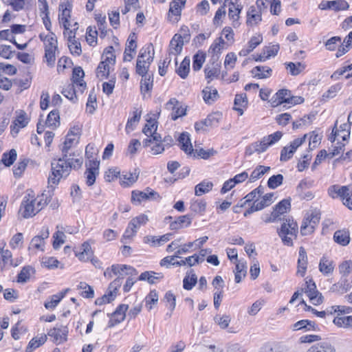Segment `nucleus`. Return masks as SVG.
<instances>
[{
  "label": "nucleus",
  "instance_id": "obj_1",
  "mask_svg": "<svg viewBox=\"0 0 352 352\" xmlns=\"http://www.w3.org/2000/svg\"><path fill=\"white\" fill-rule=\"evenodd\" d=\"M74 138L68 136L66 137L61 148L62 157L56 161L54 160L51 163V174L48 177V184L50 187L53 188V185H57L62 177H67L72 170V164L74 154L68 155L69 150L71 148L74 142Z\"/></svg>",
  "mask_w": 352,
  "mask_h": 352
},
{
  "label": "nucleus",
  "instance_id": "obj_2",
  "mask_svg": "<svg viewBox=\"0 0 352 352\" xmlns=\"http://www.w3.org/2000/svg\"><path fill=\"white\" fill-rule=\"evenodd\" d=\"M283 136L280 131H276L267 136L263 137L260 142H255L245 148V153L246 155H252L256 153L260 154L267 151L269 146L278 142Z\"/></svg>",
  "mask_w": 352,
  "mask_h": 352
},
{
  "label": "nucleus",
  "instance_id": "obj_3",
  "mask_svg": "<svg viewBox=\"0 0 352 352\" xmlns=\"http://www.w3.org/2000/svg\"><path fill=\"white\" fill-rule=\"evenodd\" d=\"M304 98L301 96H294L291 91L287 89H279L270 99V102L273 107L286 104L283 107L288 109L291 106L302 104Z\"/></svg>",
  "mask_w": 352,
  "mask_h": 352
},
{
  "label": "nucleus",
  "instance_id": "obj_4",
  "mask_svg": "<svg viewBox=\"0 0 352 352\" xmlns=\"http://www.w3.org/2000/svg\"><path fill=\"white\" fill-rule=\"evenodd\" d=\"M278 236L283 244L287 246H293V239L297 237L298 225L293 219H285L280 228L277 230Z\"/></svg>",
  "mask_w": 352,
  "mask_h": 352
},
{
  "label": "nucleus",
  "instance_id": "obj_5",
  "mask_svg": "<svg viewBox=\"0 0 352 352\" xmlns=\"http://www.w3.org/2000/svg\"><path fill=\"white\" fill-rule=\"evenodd\" d=\"M160 197V195L149 187L143 191L133 190L131 192V201L136 205L148 200H156Z\"/></svg>",
  "mask_w": 352,
  "mask_h": 352
},
{
  "label": "nucleus",
  "instance_id": "obj_6",
  "mask_svg": "<svg viewBox=\"0 0 352 352\" xmlns=\"http://www.w3.org/2000/svg\"><path fill=\"white\" fill-rule=\"evenodd\" d=\"M35 198L34 192L31 190H28V193L23 197L21 203V207L24 208L23 217L29 218L34 216L37 213V208L35 207Z\"/></svg>",
  "mask_w": 352,
  "mask_h": 352
},
{
  "label": "nucleus",
  "instance_id": "obj_7",
  "mask_svg": "<svg viewBox=\"0 0 352 352\" xmlns=\"http://www.w3.org/2000/svg\"><path fill=\"white\" fill-rule=\"evenodd\" d=\"M320 219V214L316 211L312 212L310 217L305 219L300 227L302 235H307L314 231L315 227L318 224Z\"/></svg>",
  "mask_w": 352,
  "mask_h": 352
},
{
  "label": "nucleus",
  "instance_id": "obj_8",
  "mask_svg": "<svg viewBox=\"0 0 352 352\" xmlns=\"http://www.w3.org/2000/svg\"><path fill=\"white\" fill-rule=\"evenodd\" d=\"M305 293L308 296L310 301L314 305H319L323 302V296L316 288V283L312 279L306 280Z\"/></svg>",
  "mask_w": 352,
  "mask_h": 352
},
{
  "label": "nucleus",
  "instance_id": "obj_9",
  "mask_svg": "<svg viewBox=\"0 0 352 352\" xmlns=\"http://www.w3.org/2000/svg\"><path fill=\"white\" fill-rule=\"evenodd\" d=\"M124 270L126 271V274L131 276H136L138 274V271L130 265L116 264L112 265L111 267L107 268L104 272V276L108 278H111L112 274L116 276L122 275V272Z\"/></svg>",
  "mask_w": 352,
  "mask_h": 352
},
{
  "label": "nucleus",
  "instance_id": "obj_10",
  "mask_svg": "<svg viewBox=\"0 0 352 352\" xmlns=\"http://www.w3.org/2000/svg\"><path fill=\"white\" fill-rule=\"evenodd\" d=\"M100 162L98 160H89V163L86 164L87 169L85 172L86 177V184L88 186L94 184L96 176L99 174Z\"/></svg>",
  "mask_w": 352,
  "mask_h": 352
},
{
  "label": "nucleus",
  "instance_id": "obj_11",
  "mask_svg": "<svg viewBox=\"0 0 352 352\" xmlns=\"http://www.w3.org/2000/svg\"><path fill=\"white\" fill-rule=\"evenodd\" d=\"M166 109L171 110L170 118L176 120L181 116L186 115V109L182 107L179 102L175 98H170L166 104Z\"/></svg>",
  "mask_w": 352,
  "mask_h": 352
},
{
  "label": "nucleus",
  "instance_id": "obj_12",
  "mask_svg": "<svg viewBox=\"0 0 352 352\" xmlns=\"http://www.w3.org/2000/svg\"><path fill=\"white\" fill-rule=\"evenodd\" d=\"M318 8L320 10L332 9L338 12L348 10L349 5L345 0L322 1Z\"/></svg>",
  "mask_w": 352,
  "mask_h": 352
},
{
  "label": "nucleus",
  "instance_id": "obj_13",
  "mask_svg": "<svg viewBox=\"0 0 352 352\" xmlns=\"http://www.w3.org/2000/svg\"><path fill=\"white\" fill-rule=\"evenodd\" d=\"M72 8V6L69 2H67L66 3H60L59 5V9L62 10V12L58 15V19L60 23H63L65 31H67L69 29L70 23L69 19L71 17Z\"/></svg>",
  "mask_w": 352,
  "mask_h": 352
},
{
  "label": "nucleus",
  "instance_id": "obj_14",
  "mask_svg": "<svg viewBox=\"0 0 352 352\" xmlns=\"http://www.w3.org/2000/svg\"><path fill=\"white\" fill-rule=\"evenodd\" d=\"M192 220V215L187 214L179 216L176 220L171 221L170 223V229L172 230H179L183 228H187L190 226Z\"/></svg>",
  "mask_w": 352,
  "mask_h": 352
},
{
  "label": "nucleus",
  "instance_id": "obj_15",
  "mask_svg": "<svg viewBox=\"0 0 352 352\" xmlns=\"http://www.w3.org/2000/svg\"><path fill=\"white\" fill-rule=\"evenodd\" d=\"M184 43V42L181 39L180 36L175 34L170 42L168 56L171 57L172 55L177 56L179 54L182 50Z\"/></svg>",
  "mask_w": 352,
  "mask_h": 352
},
{
  "label": "nucleus",
  "instance_id": "obj_16",
  "mask_svg": "<svg viewBox=\"0 0 352 352\" xmlns=\"http://www.w3.org/2000/svg\"><path fill=\"white\" fill-rule=\"evenodd\" d=\"M140 175V170L134 168L133 172H123L120 176L121 185L124 187L130 186L138 180Z\"/></svg>",
  "mask_w": 352,
  "mask_h": 352
},
{
  "label": "nucleus",
  "instance_id": "obj_17",
  "mask_svg": "<svg viewBox=\"0 0 352 352\" xmlns=\"http://www.w3.org/2000/svg\"><path fill=\"white\" fill-rule=\"evenodd\" d=\"M218 58V56L215 57L214 56H212L211 58L212 60L211 65H206L204 69L206 78L212 79V78L217 77L219 76L220 73L221 65L217 62Z\"/></svg>",
  "mask_w": 352,
  "mask_h": 352
},
{
  "label": "nucleus",
  "instance_id": "obj_18",
  "mask_svg": "<svg viewBox=\"0 0 352 352\" xmlns=\"http://www.w3.org/2000/svg\"><path fill=\"white\" fill-rule=\"evenodd\" d=\"M298 254L297 274L303 277L307 268V255L303 247H300Z\"/></svg>",
  "mask_w": 352,
  "mask_h": 352
},
{
  "label": "nucleus",
  "instance_id": "obj_19",
  "mask_svg": "<svg viewBox=\"0 0 352 352\" xmlns=\"http://www.w3.org/2000/svg\"><path fill=\"white\" fill-rule=\"evenodd\" d=\"M318 268L323 275L328 276L333 272L335 264L332 260L323 255L320 260Z\"/></svg>",
  "mask_w": 352,
  "mask_h": 352
},
{
  "label": "nucleus",
  "instance_id": "obj_20",
  "mask_svg": "<svg viewBox=\"0 0 352 352\" xmlns=\"http://www.w3.org/2000/svg\"><path fill=\"white\" fill-rule=\"evenodd\" d=\"M75 256H77L79 260L82 261H88L93 254L89 242L86 241L82 244L81 248L78 250H74Z\"/></svg>",
  "mask_w": 352,
  "mask_h": 352
},
{
  "label": "nucleus",
  "instance_id": "obj_21",
  "mask_svg": "<svg viewBox=\"0 0 352 352\" xmlns=\"http://www.w3.org/2000/svg\"><path fill=\"white\" fill-rule=\"evenodd\" d=\"M67 330L66 327L63 329L54 327L48 331L47 335L54 338V342L60 344L67 340Z\"/></svg>",
  "mask_w": 352,
  "mask_h": 352
},
{
  "label": "nucleus",
  "instance_id": "obj_22",
  "mask_svg": "<svg viewBox=\"0 0 352 352\" xmlns=\"http://www.w3.org/2000/svg\"><path fill=\"white\" fill-rule=\"evenodd\" d=\"M179 142L181 144V149L186 154L191 155L194 149L190 142L189 134L187 132H183L180 134L178 138Z\"/></svg>",
  "mask_w": 352,
  "mask_h": 352
},
{
  "label": "nucleus",
  "instance_id": "obj_23",
  "mask_svg": "<svg viewBox=\"0 0 352 352\" xmlns=\"http://www.w3.org/2000/svg\"><path fill=\"white\" fill-rule=\"evenodd\" d=\"M85 76V73L82 67H76L73 69L72 72V84L82 88V92L86 88V82L82 80Z\"/></svg>",
  "mask_w": 352,
  "mask_h": 352
},
{
  "label": "nucleus",
  "instance_id": "obj_24",
  "mask_svg": "<svg viewBox=\"0 0 352 352\" xmlns=\"http://www.w3.org/2000/svg\"><path fill=\"white\" fill-rule=\"evenodd\" d=\"M253 76L258 79L267 78L271 76L272 70L267 66H256L251 71Z\"/></svg>",
  "mask_w": 352,
  "mask_h": 352
},
{
  "label": "nucleus",
  "instance_id": "obj_25",
  "mask_svg": "<svg viewBox=\"0 0 352 352\" xmlns=\"http://www.w3.org/2000/svg\"><path fill=\"white\" fill-rule=\"evenodd\" d=\"M333 239L337 243L342 246H346L350 242L349 232L346 230H337L333 234Z\"/></svg>",
  "mask_w": 352,
  "mask_h": 352
},
{
  "label": "nucleus",
  "instance_id": "obj_26",
  "mask_svg": "<svg viewBox=\"0 0 352 352\" xmlns=\"http://www.w3.org/2000/svg\"><path fill=\"white\" fill-rule=\"evenodd\" d=\"M35 272V269L31 265L23 267L21 272L17 275V282L20 283H26Z\"/></svg>",
  "mask_w": 352,
  "mask_h": 352
},
{
  "label": "nucleus",
  "instance_id": "obj_27",
  "mask_svg": "<svg viewBox=\"0 0 352 352\" xmlns=\"http://www.w3.org/2000/svg\"><path fill=\"white\" fill-rule=\"evenodd\" d=\"M333 323L340 328H344L352 331V316H336Z\"/></svg>",
  "mask_w": 352,
  "mask_h": 352
},
{
  "label": "nucleus",
  "instance_id": "obj_28",
  "mask_svg": "<svg viewBox=\"0 0 352 352\" xmlns=\"http://www.w3.org/2000/svg\"><path fill=\"white\" fill-rule=\"evenodd\" d=\"M68 291L69 289H66L64 291H62L56 294L51 296L50 300L45 302V307L47 309H54L60 302V301L65 297V294Z\"/></svg>",
  "mask_w": 352,
  "mask_h": 352
},
{
  "label": "nucleus",
  "instance_id": "obj_29",
  "mask_svg": "<svg viewBox=\"0 0 352 352\" xmlns=\"http://www.w3.org/2000/svg\"><path fill=\"white\" fill-rule=\"evenodd\" d=\"M203 98L206 103L210 104L219 98V94L216 89L207 87L202 91Z\"/></svg>",
  "mask_w": 352,
  "mask_h": 352
},
{
  "label": "nucleus",
  "instance_id": "obj_30",
  "mask_svg": "<svg viewBox=\"0 0 352 352\" xmlns=\"http://www.w3.org/2000/svg\"><path fill=\"white\" fill-rule=\"evenodd\" d=\"M154 50L153 46L151 43L147 46L142 47L139 52L137 60H146L149 62H153L154 58Z\"/></svg>",
  "mask_w": 352,
  "mask_h": 352
},
{
  "label": "nucleus",
  "instance_id": "obj_31",
  "mask_svg": "<svg viewBox=\"0 0 352 352\" xmlns=\"http://www.w3.org/2000/svg\"><path fill=\"white\" fill-rule=\"evenodd\" d=\"M351 286L348 280L344 278H342L338 283L333 284L331 287V291L339 294H344L351 289Z\"/></svg>",
  "mask_w": 352,
  "mask_h": 352
},
{
  "label": "nucleus",
  "instance_id": "obj_32",
  "mask_svg": "<svg viewBox=\"0 0 352 352\" xmlns=\"http://www.w3.org/2000/svg\"><path fill=\"white\" fill-rule=\"evenodd\" d=\"M153 86V74H146L140 82V91L145 94L152 90Z\"/></svg>",
  "mask_w": 352,
  "mask_h": 352
},
{
  "label": "nucleus",
  "instance_id": "obj_33",
  "mask_svg": "<svg viewBox=\"0 0 352 352\" xmlns=\"http://www.w3.org/2000/svg\"><path fill=\"white\" fill-rule=\"evenodd\" d=\"M234 280L236 283H239L242 280V276L245 277L247 274V265L245 262L238 261L235 267Z\"/></svg>",
  "mask_w": 352,
  "mask_h": 352
},
{
  "label": "nucleus",
  "instance_id": "obj_34",
  "mask_svg": "<svg viewBox=\"0 0 352 352\" xmlns=\"http://www.w3.org/2000/svg\"><path fill=\"white\" fill-rule=\"evenodd\" d=\"M213 184L211 182L204 180L199 184H197L195 188V193L197 196H201L210 190H212Z\"/></svg>",
  "mask_w": 352,
  "mask_h": 352
},
{
  "label": "nucleus",
  "instance_id": "obj_35",
  "mask_svg": "<svg viewBox=\"0 0 352 352\" xmlns=\"http://www.w3.org/2000/svg\"><path fill=\"white\" fill-rule=\"evenodd\" d=\"M151 63L152 62H149L146 60H137L135 66L136 74L142 77L148 74V72Z\"/></svg>",
  "mask_w": 352,
  "mask_h": 352
},
{
  "label": "nucleus",
  "instance_id": "obj_36",
  "mask_svg": "<svg viewBox=\"0 0 352 352\" xmlns=\"http://www.w3.org/2000/svg\"><path fill=\"white\" fill-rule=\"evenodd\" d=\"M290 206V199H284L275 206V207L274 208L273 212L274 215H276L278 218L279 215L287 212V210L289 208Z\"/></svg>",
  "mask_w": 352,
  "mask_h": 352
},
{
  "label": "nucleus",
  "instance_id": "obj_37",
  "mask_svg": "<svg viewBox=\"0 0 352 352\" xmlns=\"http://www.w3.org/2000/svg\"><path fill=\"white\" fill-rule=\"evenodd\" d=\"M190 58L186 56L183 61L181 63L179 67L176 69L177 74L183 79H185L190 71Z\"/></svg>",
  "mask_w": 352,
  "mask_h": 352
},
{
  "label": "nucleus",
  "instance_id": "obj_38",
  "mask_svg": "<svg viewBox=\"0 0 352 352\" xmlns=\"http://www.w3.org/2000/svg\"><path fill=\"white\" fill-rule=\"evenodd\" d=\"M307 352H335V349L331 344L321 342L313 345Z\"/></svg>",
  "mask_w": 352,
  "mask_h": 352
},
{
  "label": "nucleus",
  "instance_id": "obj_39",
  "mask_svg": "<svg viewBox=\"0 0 352 352\" xmlns=\"http://www.w3.org/2000/svg\"><path fill=\"white\" fill-rule=\"evenodd\" d=\"M270 170V166H265L262 165L257 166L256 168L252 172L249 180L250 182H254L256 179L261 177L264 174Z\"/></svg>",
  "mask_w": 352,
  "mask_h": 352
},
{
  "label": "nucleus",
  "instance_id": "obj_40",
  "mask_svg": "<svg viewBox=\"0 0 352 352\" xmlns=\"http://www.w3.org/2000/svg\"><path fill=\"white\" fill-rule=\"evenodd\" d=\"M287 69L292 76H297L305 69V65L298 62L296 63L289 62L285 63Z\"/></svg>",
  "mask_w": 352,
  "mask_h": 352
},
{
  "label": "nucleus",
  "instance_id": "obj_41",
  "mask_svg": "<svg viewBox=\"0 0 352 352\" xmlns=\"http://www.w3.org/2000/svg\"><path fill=\"white\" fill-rule=\"evenodd\" d=\"M273 197V192L267 193L265 195L262 196V199L261 201L256 199L254 203H255V205L257 206V207H259V210H261L265 207L269 206L272 204Z\"/></svg>",
  "mask_w": 352,
  "mask_h": 352
},
{
  "label": "nucleus",
  "instance_id": "obj_42",
  "mask_svg": "<svg viewBox=\"0 0 352 352\" xmlns=\"http://www.w3.org/2000/svg\"><path fill=\"white\" fill-rule=\"evenodd\" d=\"M47 340V336L43 335L41 336L40 338H32L26 349V352H32L33 350L36 349V348L39 347L42 344H43Z\"/></svg>",
  "mask_w": 352,
  "mask_h": 352
},
{
  "label": "nucleus",
  "instance_id": "obj_43",
  "mask_svg": "<svg viewBox=\"0 0 352 352\" xmlns=\"http://www.w3.org/2000/svg\"><path fill=\"white\" fill-rule=\"evenodd\" d=\"M59 111L58 110H52L48 114L45 124L48 126L56 127L59 124Z\"/></svg>",
  "mask_w": 352,
  "mask_h": 352
},
{
  "label": "nucleus",
  "instance_id": "obj_44",
  "mask_svg": "<svg viewBox=\"0 0 352 352\" xmlns=\"http://www.w3.org/2000/svg\"><path fill=\"white\" fill-rule=\"evenodd\" d=\"M78 289L82 290L80 295L86 298H93L94 297V290L85 282H80L78 285Z\"/></svg>",
  "mask_w": 352,
  "mask_h": 352
},
{
  "label": "nucleus",
  "instance_id": "obj_45",
  "mask_svg": "<svg viewBox=\"0 0 352 352\" xmlns=\"http://www.w3.org/2000/svg\"><path fill=\"white\" fill-rule=\"evenodd\" d=\"M205 59L206 55L204 52H201L195 54L192 58V69L196 72L200 70Z\"/></svg>",
  "mask_w": 352,
  "mask_h": 352
},
{
  "label": "nucleus",
  "instance_id": "obj_46",
  "mask_svg": "<svg viewBox=\"0 0 352 352\" xmlns=\"http://www.w3.org/2000/svg\"><path fill=\"white\" fill-rule=\"evenodd\" d=\"M206 208V202L204 199H198L191 203L190 209L200 214H203Z\"/></svg>",
  "mask_w": 352,
  "mask_h": 352
},
{
  "label": "nucleus",
  "instance_id": "obj_47",
  "mask_svg": "<svg viewBox=\"0 0 352 352\" xmlns=\"http://www.w3.org/2000/svg\"><path fill=\"white\" fill-rule=\"evenodd\" d=\"M16 156L17 153L16 150L12 148L8 153H3L1 161L6 166H10L16 160Z\"/></svg>",
  "mask_w": 352,
  "mask_h": 352
},
{
  "label": "nucleus",
  "instance_id": "obj_48",
  "mask_svg": "<svg viewBox=\"0 0 352 352\" xmlns=\"http://www.w3.org/2000/svg\"><path fill=\"white\" fill-rule=\"evenodd\" d=\"M62 94L69 100L73 102H76L77 100V96L74 84H69L67 86L64 87L62 91Z\"/></svg>",
  "mask_w": 352,
  "mask_h": 352
},
{
  "label": "nucleus",
  "instance_id": "obj_49",
  "mask_svg": "<svg viewBox=\"0 0 352 352\" xmlns=\"http://www.w3.org/2000/svg\"><path fill=\"white\" fill-rule=\"evenodd\" d=\"M133 117L128 119V121L126 124V130L133 131L135 128V125L138 123L141 118V111H138V109H135L133 112Z\"/></svg>",
  "mask_w": 352,
  "mask_h": 352
},
{
  "label": "nucleus",
  "instance_id": "obj_50",
  "mask_svg": "<svg viewBox=\"0 0 352 352\" xmlns=\"http://www.w3.org/2000/svg\"><path fill=\"white\" fill-rule=\"evenodd\" d=\"M221 115L219 113L209 114L206 119L204 120V124L207 127H214L219 124Z\"/></svg>",
  "mask_w": 352,
  "mask_h": 352
},
{
  "label": "nucleus",
  "instance_id": "obj_51",
  "mask_svg": "<svg viewBox=\"0 0 352 352\" xmlns=\"http://www.w3.org/2000/svg\"><path fill=\"white\" fill-rule=\"evenodd\" d=\"M182 4H180L179 1L176 0H173L170 3V8L168 10V17H170V15L180 16L182 8Z\"/></svg>",
  "mask_w": 352,
  "mask_h": 352
},
{
  "label": "nucleus",
  "instance_id": "obj_52",
  "mask_svg": "<svg viewBox=\"0 0 352 352\" xmlns=\"http://www.w3.org/2000/svg\"><path fill=\"white\" fill-rule=\"evenodd\" d=\"M197 283V277L195 273H192L190 276H186L183 280V287L186 290H191Z\"/></svg>",
  "mask_w": 352,
  "mask_h": 352
},
{
  "label": "nucleus",
  "instance_id": "obj_53",
  "mask_svg": "<svg viewBox=\"0 0 352 352\" xmlns=\"http://www.w3.org/2000/svg\"><path fill=\"white\" fill-rule=\"evenodd\" d=\"M158 301V294L155 289L151 290L145 298L146 307L148 310L153 308V305H155Z\"/></svg>",
  "mask_w": 352,
  "mask_h": 352
},
{
  "label": "nucleus",
  "instance_id": "obj_54",
  "mask_svg": "<svg viewBox=\"0 0 352 352\" xmlns=\"http://www.w3.org/2000/svg\"><path fill=\"white\" fill-rule=\"evenodd\" d=\"M283 179L281 174L272 175L267 181V186L271 189H275L283 184Z\"/></svg>",
  "mask_w": 352,
  "mask_h": 352
},
{
  "label": "nucleus",
  "instance_id": "obj_55",
  "mask_svg": "<svg viewBox=\"0 0 352 352\" xmlns=\"http://www.w3.org/2000/svg\"><path fill=\"white\" fill-rule=\"evenodd\" d=\"M224 44V40L221 37H219L210 47L209 53H212V56H214L215 57L218 56L217 54L221 53L223 45Z\"/></svg>",
  "mask_w": 352,
  "mask_h": 352
},
{
  "label": "nucleus",
  "instance_id": "obj_56",
  "mask_svg": "<svg viewBox=\"0 0 352 352\" xmlns=\"http://www.w3.org/2000/svg\"><path fill=\"white\" fill-rule=\"evenodd\" d=\"M98 78H107L109 75V66L106 62H100L96 69Z\"/></svg>",
  "mask_w": 352,
  "mask_h": 352
},
{
  "label": "nucleus",
  "instance_id": "obj_57",
  "mask_svg": "<svg viewBox=\"0 0 352 352\" xmlns=\"http://www.w3.org/2000/svg\"><path fill=\"white\" fill-rule=\"evenodd\" d=\"M164 300L166 302L169 303V309L170 311V314H167L166 315L169 317L171 316L173 311L175 309L176 306V298L175 296L173 294L171 291H168L164 296Z\"/></svg>",
  "mask_w": 352,
  "mask_h": 352
},
{
  "label": "nucleus",
  "instance_id": "obj_58",
  "mask_svg": "<svg viewBox=\"0 0 352 352\" xmlns=\"http://www.w3.org/2000/svg\"><path fill=\"white\" fill-rule=\"evenodd\" d=\"M337 130L340 134V138H341L343 141H347L349 139L351 130L350 124L344 123L341 124Z\"/></svg>",
  "mask_w": 352,
  "mask_h": 352
},
{
  "label": "nucleus",
  "instance_id": "obj_59",
  "mask_svg": "<svg viewBox=\"0 0 352 352\" xmlns=\"http://www.w3.org/2000/svg\"><path fill=\"white\" fill-rule=\"evenodd\" d=\"M241 8H239V6L237 7L235 6V5L231 2L230 6L228 10V16L230 19L234 20L233 26L236 27L235 21H237L239 17V14L241 12Z\"/></svg>",
  "mask_w": 352,
  "mask_h": 352
},
{
  "label": "nucleus",
  "instance_id": "obj_60",
  "mask_svg": "<svg viewBox=\"0 0 352 352\" xmlns=\"http://www.w3.org/2000/svg\"><path fill=\"white\" fill-rule=\"evenodd\" d=\"M65 235L63 232L57 231L53 234L54 241H53V248L55 250H57L60 248V246L65 243L64 238Z\"/></svg>",
  "mask_w": 352,
  "mask_h": 352
},
{
  "label": "nucleus",
  "instance_id": "obj_61",
  "mask_svg": "<svg viewBox=\"0 0 352 352\" xmlns=\"http://www.w3.org/2000/svg\"><path fill=\"white\" fill-rule=\"evenodd\" d=\"M98 31L96 27L92 28L91 26H89L87 29V41L89 43L90 45H92L94 43H96Z\"/></svg>",
  "mask_w": 352,
  "mask_h": 352
},
{
  "label": "nucleus",
  "instance_id": "obj_62",
  "mask_svg": "<svg viewBox=\"0 0 352 352\" xmlns=\"http://www.w3.org/2000/svg\"><path fill=\"white\" fill-rule=\"evenodd\" d=\"M339 271L342 276H347L352 272V261H346L342 263L339 265Z\"/></svg>",
  "mask_w": 352,
  "mask_h": 352
},
{
  "label": "nucleus",
  "instance_id": "obj_63",
  "mask_svg": "<svg viewBox=\"0 0 352 352\" xmlns=\"http://www.w3.org/2000/svg\"><path fill=\"white\" fill-rule=\"evenodd\" d=\"M296 151L292 149L289 146H284L280 151V160L281 162H287L290 160Z\"/></svg>",
  "mask_w": 352,
  "mask_h": 352
},
{
  "label": "nucleus",
  "instance_id": "obj_64",
  "mask_svg": "<svg viewBox=\"0 0 352 352\" xmlns=\"http://www.w3.org/2000/svg\"><path fill=\"white\" fill-rule=\"evenodd\" d=\"M216 323H217L221 329H226L230 322V317L228 315L222 316H217L214 318Z\"/></svg>",
  "mask_w": 352,
  "mask_h": 352
}]
</instances>
